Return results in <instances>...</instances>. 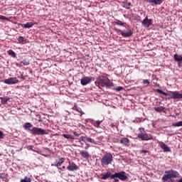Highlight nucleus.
<instances>
[{
  "label": "nucleus",
  "mask_w": 182,
  "mask_h": 182,
  "mask_svg": "<svg viewBox=\"0 0 182 182\" xmlns=\"http://www.w3.org/2000/svg\"><path fill=\"white\" fill-rule=\"evenodd\" d=\"M140 133L138 134L139 139H141L143 141H147V140H151L153 137L150 134L146 133V131H144V128L140 127L139 129Z\"/></svg>",
  "instance_id": "nucleus-6"
},
{
  "label": "nucleus",
  "mask_w": 182,
  "mask_h": 182,
  "mask_svg": "<svg viewBox=\"0 0 182 182\" xmlns=\"http://www.w3.org/2000/svg\"><path fill=\"white\" fill-rule=\"evenodd\" d=\"M0 19L4 20V21H9V18L3 15H0Z\"/></svg>",
  "instance_id": "nucleus-35"
},
{
  "label": "nucleus",
  "mask_w": 182,
  "mask_h": 182,
  "mask_svg": "<svg viewBox=\"0 0 182 182\" xmlns=\"http://www.w3.org/2000/svg\"><path fill=\"white\" fill-rule=\"evenodd\" d=\"M111 177L112 178H119L121 181L127 180V175H126V172L124 171L117 172L112 174Z\"/></svg>",
  "instance_id": "nucleus-7"
},
{
  "label": "nucleus",
  "mask_w": 182,
  "mask_h": 182,
  "mask_svg": "<svg viewBox=\"0 0 182 182\" xmlns=\"http://www.w3.org/2000/svg\"><path fill=\"white\" fill-rule=\"evenodd\" d=\"M178 182H182V178L179 179Z\"/></svg>",
  "instance_id": "nucleus-49"
},
{
  "label": "nucleus",
  "mask_w": 182,
  "mask_h": 182,
  "mask_svg": "<svg viewBox=\"0 0 182 182\" xmlns=\"http://www.w3.org/2000/svg\"><path fill=\"white\" fill-rule=\"evenodd\" d=\"M0 139H4V133L0 131Z\"/></svg>",
  "instance_id": "nucleus-42"
},
{
  "label": "nucleus",
  "mask_w": 182,
  "mask_h": 182,
  "mask_svg": "<svg viewBox=\"0 0 182 182\" xmlns=\"http://www.w3.org/2000/svg\"><path fill=\"white\" fill-rule=\"evenodd\" d=\"M122 6H123V8H125V9H130V6H132V3L129 1H123L122 3Z\"/></svg>",
  "instance_id": "nucleus-18"
},
{
  "label": "nucleus",
  "mask_w": 182,
  "mask_h": 182,
  "mask_svg": "<svg viewBox=\"0 0 182 182\" xmlns=\"http://www.w3.org/2000/svg\"><path fill=\"white\" fill-rule=\"evenodd\" d=\"M85 150H87L88 147H87V146H85Z\"/></svg>",
  "instance_id": "nucleus-50"
},
{
  "label": "nucleus",
  "mask_w": 182,
  "mask_h": 182,
  "mask_svg": "<svg viewBox=\"0 0 182 182\" xmlns=\"http://www.w3.org/2000/svg\"><path fill=\"white\" fill-rule=\"evenodd\" d=\"M114 90H116L117 92H120L121 90H123V87H118L114 88Z\"/></svg>",
  "instance_id": "nucleus-40"
},
{
  "label": "nucleus",
  "mask_w": 182,
  "mask_h": 182,
  "mask_svg": "<svg viewBox=\"0 0 182 182\" xmlns=\"http://www.w3.org/2000/svg\"><path fill=\"white\" fill-rule=\"evenodd\" d=\"M87 141L88 143H92V144H97V142L94 139H92L90 137H87Z\"/></svg>",
  "instance_id": "nucleus-29"
},
{
  "label": "nucleus",
  "mask_w": 182,
  "mask_h": 182,
  "mask_svg": "<svg viewBox=\"0 0 182 182\" xmlns=\"http://www.w3.org/2000/svg\"><path fill=\"white\" fill-rule=\"evenodd\" d=\"M112 180H114V182H119V179H117V178H112Z\"/></svg>",
  "instance_id": "nucleus-47"
},
{
  "label": "nucleus",
  "mask_w": 182,
  "mask_h": 182,
  "mask_svg": "<svg viewBox=\"0 0 182 182\" xmlns=\"http://www.w3.org/2000/svg\"><path fill=\"white\" fill-rule=\"evenodd\" d=\"M4 83H6V85H15L19 83V80L16 77H10L9 79H5Z\"/></svg>",
  "instance_id": "nucleus-9"
},
{
  "label": "nucleus",
  "mask_w": 182,
  "mask_h": 182,
  "mask_svg": "<svg viewBox=\"0 0 182 182\" xmlns=\"http://www.w3.org/2000/svg\"><path fill=\"white\" fill-rule=\"evenodd\" d=\"M1 103L3 105H6V103L9 100V97H1Z\"/></svg>",
  "instance_id": "nucleus-25"
},
{
  "label": "nucleus",
  "mask_w": 182,
  "mask_h": 182,
  "mask_svg": "<svg viewBox=\"0 0 182 182\" xmlns=\"http://www.w3.org/2000/svg\"><path fill=\"white\" fill-rule=\"evenodd\" d=\"M154 111L157 112L158 113H161V112H164V109H166V107L161 106V107H154Z\"/></svg>",
  "instance_id": "nucleus-21"
},
{
  "label": "nucleus",
  "mask_w": 182,
  "mask_h": 182,
  "mask_svg": "<svg viewBox=\"0 0 182 182\" xmlns=\"http://www.w3.org/2000/svg\"><path fill=\"white\" fill-rule=\"evenodd\" d=\"M114 24L118 25L119 26H126V23H123V21L120 20H116L115 21H114Z\"/></svg>",
  "instance_id": "nucleus-24"
},
{
  "label": "nucleus",
  "mask_w": 182,
  "mask_h": 182,
  "mask_svg": "<svg viewBox=\"0 0 182 182\" xmlns=\"http://www.w3.org/2000/svg\"><path fill=\"white\" fill-rule=\"evenodd\" d=\"M21 63H23L24 66H29V60H23L21 61Z\"/></svg>",
  "instance_id": "nucleus-34"
},
{
  "label": "nucleus",
  "mask_w": 182,
  "mask_h": 182,
  "mask_svg": "<svg viewBox=\"0 0 182 182\" xmlns=\"http://www.w3.org/2000/svg\"><path fill=\"white\" fill-rule=\"evenodd\" d=\"M141 23L144 28H149L150 25H153V19H149V17L146 16L141 21Z\"/></svg>",
  "instance_id": "nucleus-11"
},
{
  "label": "nucleus",
  "mask_w": 182,
  "mask_h": 182,
  "mask_svg": "<svg viewBox=\"0 0 182 182\" xmlns=\"http://www.w3.org/2000/svg\"><path fill=\"white\" fill-rule=\"evenodd\" d=\"M33 25H38L37 22H28L26 24H21L22 28H25V29H29V28H32Z\"/></svg>",
  "instance_id": "nucleus-14"
},
{
  "label": "nucleus",
  "mask_w": 182,
  "mask_h": 182,
  "mask_svg": "<svg viewBox=\"0 0 182 182\" xmlns=\"http://www.w3.org/2000/svg\"><path fill=\"white\" fill-rule=\"evenodd\" d=\"M80 154L84 159H89V157H90V155L89 154V152H87L85 150L80 151Z\"/></svg>",
  "instance_id": "nucleus-17"
},
{
  "label": "nucleus",
  "mask_w": 182,
  "mask_h": 182,
  "mask_svg": "<svg viewBox=\"0 0 182 182\" xmlns=\"http://www.w3.org/2000/svg\"><path fill=\"white\" fill-rule=\"evenodd\" d=\"M92 80H95V78H93V77H84L80 80V83L82 86H86V85L90 83Z\"/></svg>",
  "instance_id": "nucleus-10"
},
{
  "label": "nucleus",
  "mask_w": 182,
  "mask_h": 182,
  "mask_svg": "<svg viewBox=\"0 0 182 182\" xmlns=\"http://www.w3.org/2000/svg\"><path fill=\"white\" fill-rule=\"evenodd\" d=\"M171 178H180V173L178 171L174 170L166 171L165 174L162 177V181L170 182Z\"/></svg>",
  "instance_id": "nucleus-3"
},
{
  "label": "nucleus",
  "mask_w": 182,
  "mask_h": 182,
  "mask_svg": "<svg viewBox=\"0 0 182 182\" xmlns=\"http://www.w3.org/2000/svg\"><path fill=\"white\" fill-rule=\"evenodd\" d=\"M95 86L97 87H110L113 86V82L106 76H99L95 81Z\"/></svg>",
  "instance_id": "nucleus-1"
},
{
  "label": "nucleus",
  "mask_w": 182,
  "mask_h": 182,
  "mask_svg": "<svg viewBox=\"0 0 182 182\" xmlns=\"http://www.w3.org/2000/svg\"><path fill=\"white\" fill-rule=\"evenodd\" d=\"M29 132L33 136H45V134H49V132H48V131L36 127H34L31 129H29Z\"/></svg>",
  "instance_id": "nucleus-5"
},
{
  "label": "nucleus",
  "mask_w": 182,
  "mask_h": 182,
  "mask_svg": "<svg viewBox=\"0 0 182 182\" xmlns=\"http://www.w3.org/2000/svg\"><path fill=\"white\" fill-rule=\"evenodd\" d=\"M73 110H77V106L75 105L73 107Z\"/></svg>",
  "instance_id": "nucleus-44"
},
{
  "label": "nucleus",
  "mask_w": 182,
  "mask_h": 182,
  "mask_svg": "<svg viewBox=\"0 0 182 182\" xmlns=\"http://www.w3.org/2000/svg\"><path fill=\"white\" fill-rule=\"evenodd\" d=\"M18 41L19 43H23L24 38L22 36H19L18 38Z\"/></svg>",
  "instance_id": "nucleus-37"
},
{
  "label": "nucleus",
  "mask_w": 182,
  "mask_h": 182,
  "mask_svg": "<svg viewBox=\"0 0 182 182\" xmlns=\"http://www.w3.org/2000/svg\"><path fill=\"white\" fill-rule=\"evenodd\" d=\"M140 154H146V153H149V151L145 150V149H142L139 151Z\"/></svg>",
  "instance_id": "nucleus-38"
},
{
  "label": "nucleus",
  "mask_w": 182,
  "mask_h": 182,
  "mask_svg": "<svg viewBox=\"0 0 182 182\" xmlns=\"http://www.w3.org/2000/svg\"><path fill=\"white\" fill-rule=\"evenodd\" d=\"M0 178H1V180H6V178H8V174L0 173Z\"/></svg>",
  "instance_id": "nucleus-30"
},
{
  "label": "nucleus",
  "mask_w": 182,
  "mask_h": 182,
  "mask_svg": "<svg viewBox=\"0 0 182 182\" xmlns=\"http://www.w3.org/2000/svg\"><path fill=\"white\" fill-rule=\"evenodd\" d=\"M31 178L25 176L23 179H21L20 182H31Z\"/></svg>",
  "instance_id": "nucleus-32"
},
{
  "label": "nucleus",
  "mask_w": 182,
  "mask_h": 182,
  "mask_svg": "<svg viewBox=\"0 0 182 182\" xmlns=\"http://www.w3.org/2000/svg\"><path fill=\"white\" fill-rule=\"evenodd\" d=\"M113 161V155L112 153H106L101 159L100 163L102 167H107L109 164H112Z\"/></svg>",
  "instance_id": "nucleus-4"
},
{
  "label": "nucleus",
  "mask_w": 182,
  "mask_h": 182,
  "mask_svg": "<svg viewBox=\"0 0 182 182\" xmlns=\"http://www.w3.org/2000/svg\"><path fill=\"white\" fill-rule=\"evenodd\" d=\"M156 93H160V95H164V96H169L171 99H174V100L182 99V93H180L178 91H168L167 93L160 89H156Z\"/></svg>",
  "instance_id": "nucleus-2"
},
{
  "label": "nucleus",
  "mask_w": 182,
  "mask_h": 182,
  "mask_svg": "<svg viewBox=\"0 0 182 182\" xmlns=\"http://www.w3.org/2000/svg\"><path fill=\"white\" fill-rule=\"evenodd\" d=\"M84 141V143H87V136H80L79 139V142Z\"/></svg>",
  "instance_id": "nucleus-31"
},
{
  "label": "nucleus",
  "mask_w": 182,
  "mask_h": 182,
  "mask_svg": "<svg viewBox=\"0 0 182 182\" xmlns=\"http://www.w3.org/2000/svg\"><path fill=\"white\" fill-rule=\"evenodd\" d=\"M65 162V158H60L58 160V162L55 165V167H60V166H62V164H63V163Z\"/></svg>",
  "instance_id": "nucleus-23"
},
{
  "label": "nucleus",
  "mask_w": 182,
  "mask_h": 182,
  "mask_svg": "<svg viewBox=\"0 0 182 182\" xmlns=\"http://www.w3.org/2000/svg\"><path fill=\"white\" fill-rule=\"evenodd\" d=\"M133 35V31L132 29L129 30L128 31H123L122 33V36L123 38H130Z\"/></svg>",
  "instance_id": "nucleus-16"
},
{
  "label": "nucleus",
  "mask_w": 182,
  "mask_h": 182,
  "mask_svg": "<svg viewBox=\"0 0 182 182\" xmlns=\"http://www.w3.org/2000/svg\"><path fill=\"white\" fill-rule=\"evenodd\" d=\"M20 77L21 79H23V80H25V77H23V75L21 74Z\"/></svg>",
  "instance_id": "nucleus-45"
},
{
  "label": "nucleus",
  "mask_w": 182,
  "mask_h": 182,
  "mask_svg": "<svg viewBox=\"0 0 182 182\" xmlns=\"http://www.w3.org/2000/svg\"><path fill=\"white\" fill-rule=\"evenodd\" d=\"M117 33H118V35H122V33L124 32L123 31H122L121 29H119V28H116L115 29Z\"/></svg>",
  "instance_id": "nucleus-39"
},
{
  "label": "nucleus",
  "mask_w": 182,
  "mask_h": 182,
  "mask_svg": "<svg viewBox=\"0 0 182 182\" xmlns=\"http://www.w3.org/2000/svg\"><path fill=\"white\" fill-rule=\"evenodd\" d=\"M67 170H68V171H76V170H79V166H77L75 162L68 161Z\"/></svg>",
  "instance_id": "nucleus-8"
},
{
  "label": "nucleus",
  "mask_w": 182,
  "mask_h": 182,
  "mask_svg": "<svg viewBox=\"0 0 182 182\" xmlns=\"http://www.w3.org/2000/svg\"><path fill=\"white\" fill-rule=\"evenodd\" d=\"M33 125L31 122H26L23 125V129H25V130H30L31 127H33Z\"/></svg>",
  "instance_id": "nucleus-22"
},
{
  "label": "nucleus",
  "mask_w": 182,
  "mask_h": 182,
  "mask_svg": "<svg viewBox=\"0 0 182 182\" xmlns=\"http://www.w3.org/2000/svg\"><path fill=\"white\" fill-rule=\"evenodd\" d=\"M173 59L176 60V62H178V63H182V56L179 55L178 54H174Z\"/></svg>",
  "instance_id": "nucleus-19"
},
{
  "label": "nucleus",
  "mask_w": 182,
  "mask_h": 182,
  "mask_svg": "<svg viewBox=\"0 0 182 182\" xmlns=\"http://www.w3.org/2000/svg\"><path fill=\"white\" fill-rule=\"evenodd\" d=\"M174 127H180L182 126V121H179L178 122H175L172 124Z\"/></svg>",
  "instance_id": "nucleus-33"
},
{
  "label": "nucleus",
  "mask_w": 182,
  "mask_h": 182,
  "mask_svg": "<svg viewBox=\"0 0 182 182\" xmlns=\"http://www.w3.org/2000/svg\"><path fill=\"white\" fill-rule=\"evenodd\" d=\"M159 144L160 145V146L162 149V150H164V151H165L166 153H167L168 151H171V150L168 148V146L166 144H164V142L159 141Z\"/></svg>",
  "instance_id": "nucleus-13"
},
{
  "label": "nucleus",
  "mask_w": 182,
  "mask_h": 182,
  "mask_svg": "<svg viewBox=\"0 0 182 182\" xmlns=\"http://www.w3.org/2000/svg\"><path fill=\"white\" fill-rule=\"evenodd\" d=\"M112 172L108 171L106 173V174L105 175H102V180H107V178H109V177H110V178H112Z\"/></svg>",
  "instance_id": "nucleus-20"
},
{
  "label": "nucleus",
  "mask_w": 182,
  "mask_h": 182,
  "mask_svg": "<svg viewBox=\"0 0 182 182\" xmlns=\"http://www.w3.org/2000/svg\"><path fill=\"white\" fill-rule=\"evenodd\" d=\"M119 143L123 146H125V147H129V144H130V140L128 138L123 137V138H121Z\"/></svg>",
  "instance_id": "nucleus-12"
},
{
  "label": "nucleus",
  "mask_w": 182,
  "mask_h": 182,
  "mask_svg": "<svg viewBox=\"0 0 182 182\" xmlns=\"http://www.w3.org/2000/svg\"><path fill=\"white\" fill-rule=\"evenodd\" d=\"M7 53L9 55V56H11V58H16V53H15L12 50H8Z\"/></svg>",
  "instance_id": "nucleus-27"
},
{
  "label": "nucleus",
  "mask_w": 182,
  "mask_h": 182,
  "mask_svg": "<svg viewBox=\"0 0 182 182\" xmlns=\"http://www.w3.org/2000/svg\"><path fill=\"white\" fill-rule=\"evenodd\" d=\"M77 112H82V109H80L78 108V109H77Z\"/></svg>",
  "instance_id": "nucleus-48"
},
{
  "label": "nucleus",
  "mask_w": 182,
  "mask_h": 182,
  "mask_svg": "<svg viewBox=\"0 0 182 182\" xmlns=\"http://www.w3.org/2000/svg\"><path fill=\"white\" fill-rule=\"evenodd\" d=\"M73 134L74 136H77V137H79V136H80V134H78L77 132H74Z\"/></svg>",
  "instance_id": "nucleus-41"
},
{
  "label": "nucleus",
  "mask_w": 182,
  "mask_h": 182,
  "mask_svg": "<svg viewBox=\"0 0 182 182\" xmlns=\"http://www.w3.org/2000/svg\"><path fill=\"white\" fill-rule=\"evenodd\" d=\"M59 170H65V168H66V166H63L61 168L60 166H58Z\"/></svg>",
  "instance_id": "nucleus-43"
},
{
  "label": "nucleus",
  "mask_w": 182,
  "mask_h": 182,
  "mask_svg": "<svg viewBox=\"0 0 182 182\" xmlns=\"http://www.w3.org/2000/svg\"><path fill=\"white\" fill-rule=\"evenodd\" d=\"M103 121H99V120H97V121H95V122L93 123L95 127H97V129H99V127H100V124Z\"/></svg>",
  "instance_id": "nucleus-28"
},
{
  "label": "nucleus",
  "mask_w": 182,
  "mask_h": 182,
  "mask_svg": "<svg viewBox=\"0 0 182 182\" xmlns=\"http://www.w3.org/2000/svg\"><path fill=\"white\" fill-rule=\"evenodd\" d=\"M146 2H149L151 5H161L163 0H145Z\"/></svg>",
  "instance_id": "nucleus-15"
},
{
  "label": "nucleus",
  "mask_w": 182,
  "mask_h": 182,
  "mask_svg": "<svg viewBox=\"0 0 182 182\" xmlns=\"http://www.w3.org/2000/svg\"><path fill=\"white\" fill-rule=\"evenodd\" d=\"M143 85H150V81L149 80H143Z\"/></svg>",
  "instance_id": "nucleus-36"
},
{
  "label": "nucleus",
  "mask_w": 182,
  "mask_h": 182,
  "mask_svg": "<svg viewBox=\"0 0 182 182\" xmlns=\"http://www.w3.org/2000/svg\"><path fill=\"white\" fill-rule=\"evenodd\" d=\"M32 146H27V149H28V150H32Z\"/></svg>",
  "instance_id": "nucleus-46"
},
{
  "label": "nucleus",
  "mask_w": 182,
  "mask_h": 182,
  "mask_svg": "<svg viewBox=\"0 0 182 182\" xmlns=\"http://www.w3.org/2000/svg\"><path fill=\"white\" fill-rule=\"evenodd\" d=\"M63 137L65 139H70V140H74L75 139V137L70 134H63Z\"/></svg>",
  "instance_id": "nucleus-26"
}]
</instances>
